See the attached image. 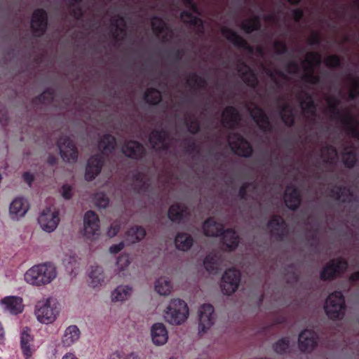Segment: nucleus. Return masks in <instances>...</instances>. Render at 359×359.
Instances as JSON below:
<instances>
[{
	"mask_svg": "<svg viewBox=\"0 0 359 359\" xmlns=\"http://www.w3.org/2000/svg\"><path fill=\"white\" fill-rule=\"evenodd\" d=\"M48 27V14L43 8L36 9L32 14L31 28L36 36H43Z\"/></svg>",
	"mask_w": 359,
	"mask_h": 359,
	"instance_id": "obj_11",
	"label": "nucleus"
},
{
	"mask_svg": "<svg viewBox=\"0 0 359 359\" xmlns=\"http://www.w3.org/2000/svg\"><path fill=\"white\" fill-rule=\"evenodd\" d=\"M144 99L151 104H156L161 100V93L156 88H148L145 92Z\"/></svg>",
	"mask_w": 359,
	"mask_h": 359,
	"instance_id": "obj_50",
	"label": "nucleus"
},
{
	"mask_svg": "<svg viewBox=\"0 0 359 359\" xmlns=\"http://www.w3.org/2000/svg\"><path fill=\"white\" fill-rule=\"evenodd\" d=\"M120 230V224L117 222H113L107 231V235L109 237L115 236Z\"/></svg>",
	"mask_w": 359,
	"mask_h": 359,
	"instance_id": "obj_61",
	"label": "nucleus"
},
{
	"mask_svg": "<svg viewBox=\"0 0 359 359\" xmlns=\"http://www.w3.org/2000/svg\"><path fill=\"white\" fill-rule=\"evenodd\" d=\"M84 235L91 238L100 233V219L98 216L91 210L86 212L83 217Z\"/></svg>",
	"mask_w": 359,
	"mask_h": 359,
	"instance_id": "obj_17",
	"label": "nucleus"
},
{
	"mask_svg": "<svg viewBox=\"0 0 359 359\" xmlns=\"http://www.w3.org/2000/svg\"><path fill=\"white\" fill-rule=\"evenodd\" d=\"M130 263L129 256L128 255H121L116 261V264L120 271H123Z\"/></svg>",
	"mask_w": 359,
	"mask_h": 359,
	"instance_id": "obj_58",
	"label": "nucleus"
},
{
	"mask_svg": "<svg viewBox=\"0 0 359 359\" xmlns=\"http://www.w3.org/2000/svg\"><path fill=\"white\" fill-rule=\"evenodd\" d=\"M88 276L89 285L93 288L100 287L106 281V276L100 266H91Z\"/></svg>",
	"mask_w": 359,
	"mask_h": 359,
	"instance_id": "obj_26",
	"label": "nucleus"
},
{
	"mask_svg": "<svg viewBox=\"0 0 359 359\" xmlns=\"http://www.w3.org/2000/svg\"><path fill=\"white\" fill-rule=\"evenodd\" d=\"M185 85L183 89H179L182 95L185 92L189 91L192 94L196 93L201 89L205 90L208 87V82L203 76L196 74H190L184 78Z\"/></svg>",
	"mask_w": 359,
	"mask_h": 359,
	"instance_id": "obj_14",
	"label": "nucleus"
},
{
	"mask_svg": "<svg viewBox=\"0 0 359 359\" xmlns=\"http://www.w3.org/2000/svg\"><path fill=\"white\" fill-rule=\"evenodd\" d=\"M29 332L30 329L28 327H25L23 328L20 336L21 348L26 357V359H29L32 355L29 343L32 340V338Z\"/></svg>",
	"mask_w": 359,
	"mask_h": 359,
	"instance_id": "obj_45",
	"label": "nucleus"
},
{
	"mask_svg": "<svg viewBox=\"0 0 359 359\" xmlns=\"http://www.w3.org/2000/svg\"><path fill=\"white\" fill-rule=\"evenodd\" d=\"M57 277V269L52 262L36 264L24 275L26 283L34 286H43L50 283Z\"/></svg>",
	"mask_w": 359,
	"mask_h": 359,
	"instance_id": "obj_3",
	"label": "nucleus"
},
{
	"mask_svg": "<svg viewBox=\"0 0 359 359\" xmlns=\"http://www.w3.org/2000/svg\"><path fill=\"white\" fill-rule=\"evenodd\" d=\"M61 194L65 199L71 198L72 196V189L70 186L65 184L61 188Z\"/></svg>",
	"mask_w": 359,
	"mask_h": 359,
	"instance_id": "obj_64",
	"label": "nucleus"
},
{
	"mask_svg": "<svg viewBox=\"0 0 359 359\" xmlns=\"http://www.w3.org/2000/svg\"><path fill=\"white\" fill-rule=\"evenodd\" d=\"M187 214V207L181 203H175L170 206L168 210V217L173 222H180Z\"/></svg>",
	"mask_w": 359,
	"mask_h": 359,
	"instance_id": "obj_39",
	"label": "nucleus"
},
{
	"mask_svg": "<svg viewBox=\"0 0 359 359\" xmlns=\"http://www.w3.org/2000/svg\"><path fill=\"white\" fill-rule=\"evenodd\" d=\"M80 337L79 328L76 325H72L65 330L61 338V343L65 347H70L79 340Z\"/></svg>",
	"mask_w": 359,
	"mask_h": 359,
	"instance_id": "obj_27",
	"label": "nucleus"
},
{
	"mask_svg": "<svg viewBox=\"0 0 359 359\" xmlns=\"http://www.w3.org/2000/svg\"><path fill=\"white\" fill-rule=\"evenodd\" d=\"M167 52L169 57L177 61L180 60L185 54L184 49L179 47L169 48Z\"/></svg>",
	"mask_w": 359,
	"mask_h": 359,
	"instance_id": "obj_53",
	"label": "nucleus"
},
{
	"mask_svg": "<svg viewBox=\"0 0 359 359\" xmlns=\"http://www.w3.org/2000/svg\"><path fill=\"white\" fill-rule=\"evenodd\" d=\"M131 287L125 285L117 286L111 293V299L113 302H122L127 300L132 294Z\"/></svg>",
	"mask_w": 359,
	"mask_h": 359,
	"instance_id": "obj_33",
	"label": "nucleus"
},
{
	"mask_svg": "<svg viewBox=\"0 0 359 359\" xmlns=\"http://www.w3.org/2000/svg\"><path fill=\"white\" fill-rule=\"evenodd\" d=\"M116 144L114 137L111 135H105L101 138L98 148L102 154L94 155L88 160L85 175L87 180H93L100 173L103 165L104 156L111 154Z\"/></svg>",
	"mask_w": 359,
	"mask_h": 359,
	"instance_id": "obj_2",
	"label": "nucleus"
},
{
	"mask_svg": "<svg viewBox=\"0 0 359 359\" xmlns=\"http://www.w3.org/2000/svg\"><path fill=\"white\" fill-rule=\"evenodd\" d=\"M60 313V304L55 298L47 297L39 300L34 309L38 321L43 324L53 323Z\"/></svg>",
	"mask_w": 359,
	"mask_h": 359,
	"instance_id": "obj_5",
	"label": "nucleus"
},
{
	"mask_svg": "<svg viewBox=\"0 0 359 359\" xmlns=\"http://www.w3.org/2000/svg\"><path fill=\"white\" fill-rule=\"evenodd\" d=\"M290 347V339L288 337H283L278 340L273 346L274 351L279 354L286 353Z\"/></svg>",
	"mask_w": 359,
	"mask_h": 359,
	"instance_id": "obj_52",
	"label": "nucleus"
},
{
	"mask_svg": "<svg viewBox=\"0 0 359 359\" xmlns=\"http://www.w3.org/2000/svg\"><path fill=\"white\" fill-rule=\"evenodd\" d=\"M325 310L332 319L343 317L345 311V302L342 293L336 291L330 294L325 302Z\"/></svg>",
	"mask_w": 359,
	"mask_h": 359,
	"instance_id": "obj_7",
	"label": "nucleus"
},
{
	"mask_svg": "<svg viewBox=\"0 0 359 359\" xmlns=\"http://www.w3.org/2000/svg\"><path fill=\"white\" fill-rule=\"evenodd\" d=\"M249 110L250 116L264 133H268L272 131L273 127L269 116L262 108L255 105Z\"/></svg>",
	"mask_w": 359,
	"mask_h": 359,
	"instance_id": "obj_20",
	"label": "nucleus"
},
{
	"mask_svg": "<svg viewBox=\"0 0 359 359\" xmlns=\"http://www.w3.org/2000/svg\"><path fill=\"white\" fill-rule=\"evenodd\" d=\"M273 48L278 55H284L288 53V47L284 41L276 40L273 44Z\"/></svg>",
	"mask_w": 359,
	"mask_h": 359,
	"instance_id": "obj_55",
	"label": "nucleus"
},
{
	"mask_svg": "<svg viewBox=\"0 0 359 359\" xmlns=\"http://www.w3.org/2000/svg\"><path fill=\"white\" fill-rule=\"evenodd\" d=\"M1 304L5 311L13 315L19 314L22 313L24 309L22 299L19 297H6L1 299Z\"/></svg>",
	"mask_w": 359,
	"mask_h": 359,
	"instance_id": "obj_25",
	"label": "nucleus"
},
{
	"mask_svg": "<svg viewBox=\"0 0 359 359\" xmlns=\"http://www.w3.org/2000/svg\"><path fill=\"white\" fill-rule=\"evenodd\" d=\"M342 122L346 126L348 133L354 138L359 140V122L350 113L342 117Z\"/></svg>",
	"mask_w": 359,
	"mask_h": 359,
	"instance_id": "obj_40",
	"label": "nucleus"
},
{
	"mask_svg": "<svg viewBox=\"0 0 359 359\" xmlns=\"http://www.w3.org/2000/svg\"><path fill=\"white\" fill-rule=\"evenodd\" d=\"M278 109L283 122L287 126H292L294 122V116L291 104L287 101H283L279 104Z\"/></svg>",
	"mask_w": 359,
	"mask_h": 359,
	"instance_id": "obj_32",
	"label": "nucleus"
},
{
	"mask_svg": "<svg viewBox=\"0 0 359 359\" xmlns=\"http://www.w3.org/2000/svg\"><path fill=\"white\" fill-rule=\"evenodd\" d=\"M342 160L348 168L354 166L356 162V147L351 144L344 148L342 153Z\"/></svg>",
	"mask_w": 359,
	"mask_h": 359,
	"instance_id": "obj_44",
	"label": "nucleus"
},
{
	"mask_svg": "<svg viewBox=\"0 0 359 359\" xmlns=\"http://www.w3.org/2000/svg\"><path fill=\"white\" fill-rule=\"evenodd\" d=\"M321 60L320 54L316 51H308L305 54L304 61L307 63L306 66L301 67H320L319 66ZM285 67H300L295 63H290Z\"/></svg>",
	"mask_w": 359,
	"mask_h": 359,
	"instance_id": "obj_38",
	"label": "nucleus"
},
{
	"mask_svg": "<svg viewBox=\"0 0 359 359\" xmlns=\"http://www.w3.org/2000/svg\"><path fill=\"white\" fill-rule=\"evenodd\" d=\"M221 32L226 40L234 47L246 50L250 53L253 52V48L249 43L243 37L238 34V33L234 30L224 27L222 29Z\"/></svg>",
	"mask_w": 359,
	"mask_h": 359,
	"instance_id": "obj_15",
	"label": "nucleus"
},
{
	"mask_svg": "<svg viewBox=\"0 0 359 359\" xmlns=\"http://www.w3.org/2000/svg\"><path fill=\"white\" fill-rule=\"evenodd\" d=\"M359 95V81H355L353 86L349 91V97L351 100H355Z\"/></svg>",
	"mask_w": 359,
	"mask_h": 359,
	"instance_id": "obj_62",
	"label": "nucleus"
},
{
	"mask_svg": "<svg viewBox=\"0 0 359 359\" xmlns=\"http://www.w3.org/2000/svg\"><path fill=\"white\" fill-rule=\"evenodd\" d=\"M268 228L271 231V236L276 240H282L287 233L286 223L280 216H273L269 222Z\"/></svg>",
	"mask_w": 359,
	"mask_h": 359,
	"instance_id": "obj_23",
	"label": "nucleus"
},
{
	"mask_svg": "<svg viewBox=\"0 0 359 359\" xmlns=\"http://www.w3.org/2000/svg\"><path fill=\"white\" fill-rule=\"evenodd\" d=\"M133 46H135L133 49V53L135 55L142 60H149L153 57V56L156 54V51H153L149 49L143 43L142 39L136 41H134L133 42Z\"/></svg>",
	"mask_w": 359,
	"mask_h": 359,
	"instance_id": "obj_37",
	"label": "nucleus"
},
{
	"mask_svg": "<svg viewBox=\"0 0 359 359\" xmlns=\"http://www.w3.org/2000/svg\"><path fill=\"white\" fill-rule=\"evenodd\" d=\"M59 222V212L52 208L43 210L38 217V222L41 228L48 233L54 231Z\"/></svg>",
	"mask_w": 359,
	"mask_h": 359,
	"instance_id": "obj_9",
	"label": "nucleus"
},
{
	"mask_svg": "<svg viewBox=\"0 0 359 359\" xmlns=\"http://www.w3.org/2000/svg\"><path fill=\"white\" fill-rule=\"evenodd\" d=\"M151 25L154 32L157 36H162V42L170 43L174 38L172 30L165 25L160 17L154 16L151 18Z\"/></svg>",
	"mask_w": 359,
	"mask_h": 359,
	"instance_id": "obj_19",
	"label": "nucleus"
},
{
	"mask_svg": "<svg viewBox=\"0 0 359 359\" xmlns=\"http://www.w3.org/2000/svg\"><path fill=\"white\" fill-rule=\"evenodd\" d=\"M111 26L114 28L111 33L113 38L117 41H123L126 36L125 18L123 15H117L116 19L111 22Z\"/></svg>",
	"mask_w": 359,
	"mask_h": 359,
	"instance_id": "obj_31",
	"label": "nucleus"
},
{
	"mask_svg": "<svg viewBox=\"0 0 359 359\" xmlns=\"http://www.w3.org/2000/svg\"><path fill=\"white\" fill-rule=\"evenodd\" d=\"M238 74H242L243 81L248 86L255 88L259 83V79L255 72L257 69H237Z\"/></svg>",
	"mask_w": 359,
	"mask_h": 359,
	"instance_id": "obj_41",
	"label": "nucleus"
},
{
	"mask_svg": "<svg viewBox=\"0 0 359 359\" xmlns=\"http://www.w3.org/2000/svg\"><path fill=\"white\" fill-rule=\"evenodd\" d=\"M145 235L146 231L144 228L135 226L127 231L126 240L130 243H134L143 239Z\"/></svg>",
	"mask_w": 359,
	"mask_h": 359,
	"instance_id": "obj_46",
	"label": "nucleus"
},
{
	"mask_svg": "<svg viewBox=\"0 0 359 359\" xmlns=\"http://www.w3.org/2000/svg\"><path fill=\"white\" fill-rule=\"evenodd\" d=\"M183 116L189 131L193 134L197 133L200 130V123L197 115L195 113L186 111Z\"/></svg>",
	"mask_w": 359,
	"mask_h": 359,
	"instance_id": "obj_42",
	"label": "nucleus"
},
{
	"mask_svg": "<svg viewBox=\"0 0 359 359\" xmlns=\"http://www.w3.org/2000/svg\"><path fill=\"white\" fill-rule=\"evenodd\" d=\"M94 199L96 205L100 208H105L109 204V198L103 193H97Z\"/></svg>",
	"mask_w": 359,
	"mask_h": 359,
	"instance_id": "obj_56",
	"label": "nucleus"
},
{
	"mask_svg": "<svg viewBox=\"0 0 359 359\" xmlns=\"http://www.w3.org/2000/svg\"><path fill=\"white\" fill-rule=\"evenodd\" d=\"M203 264L207 271L216 274L221 270V258L217 254H210L205 258Z\"/></svg>",
	"mask_w": 359,
	"mask_h": 359,
	"instance_id": "obj_34",
	"label": "nucleus"
},
{
	"mask_svg": "<svg viewBox=\"0 0 359 359\" xmlns=\"http://www.w3.org/2000/svg\"><path fill=\"white\" fill-rule=\"evenodd\" d=\"M297 99L299 102L300 107L305 114L311 116H316V106L313 100L311 95L302 88L300 92L297 95Z\"/></svg>",
	"mask_w": 359,
	"mask_h": 359,
	"instance_id": "obj_24",
	"label": "nucleus"
},
{
	"mask_svg": "<svg viewBox=\"0 0 359 359\" xmlns=\"http://www.w3.org/2000/svg\"><path fill=\"white\" fill-rule=\"evenodd\" d=\"M223 224L216 222L214 218L208 219L203 225L204 233L208 236H222L223 244L225 245L226 249L232 250L235 249L239 242L238 236L236 231L231 229L226 231L223 230Z\"/></svg>",
	"mask_w": 359,
	"mask_h": 359,
	"instance_id": "obj_4",
	"label": "nucleus"
},
{
	"mask_svg": "<svg viewBox=\"0 0 359 359\" xmlns=\"http://www.w3.org/2000/svg\"><path fill=\"white\" fill-rule=\"evenodd\" d=\"M199 332H205L215 323L214 308L211 304L202 305L198 311Z\"/></svg>",
	"mask_w": 359,
	"mask_h": 359,
	"instance_id": "obj_18",
	"label": "nucleus"
},
{
	"mask_svg": "<svg viewBox=\"0 0 359 359\" xmlns=\"http://www.w3.org/2000/svg\"><path fill=\"white\" fill-rule=\"evenodd\" d=\"M285 203L291 210L297 209L301 203L300 194L294 186L287 187L284 195Z\"/></svg>",
	"mask_w": 359,
	"mask_h": 359,
	"instance_id": "obj_30",
	"label": "nucleus"
},
{
	"mask_svg": "<svg viewBox=\"0 0 359 359\" xmlns=\"http://www.w3.org/2000/svg\"><path fill=\"white\" fill-rule=\"evenodd\" d=\"M251 189H255V183H245L243 184L240 189H239V196L242 199H247L248 196H250L251 194H248V191Z\"/></svg>",
	"mask_w": 359,
	"mask_h": 359,
	"instance_id": "obj_57",
	"label": "nucleus"
},
{
	"mask_svg": "<svg viewBox=\"0 0 359 359\" xmlns=\"http://www.w3.org/2000/svg\"><path fill=\"white\" fill-rule=\"evenodd\" d=\"M203 20L200 18L193 15V17L188 20H184V23L188 24L191 26L197 27L199 25L202 27V22Z\"/></svg>",
	"mask_w": 359,
	"mask_h": 359,
	"instance_id": "obj_63",
	"label": "nucleus"
},
{
	"mask_svg": "<svg viewBox=\"0 0 359 359\" xmlns=\"http://www.w3.org/2000/svg\"><path fill=\"white\" fill-rule=\"evenodd\" d=\"M347 266V262L341 258L332 259L323 268L320 278L323 280L332 278L343 273Z\"/></svg>",
	"mask_w": 359,
	"mask_h": 359,
	"instance_id": "obj_16",
	"label": "nucleus"
},
{
	"mask_svg": "<svg viewBox=\"0 0 359 359\" xmlns=\"http://www.w3.org/2000/svg\"><path fill=\"white\" fill-rule=\"evenodd\" d=\"M28 210L27 201L22 197H17L10 204L9 215L12 219L18 220L25 215Z\"/></svg>",
	"mask_w": 359,
	"mask_h": 359,
	"instance_id": "obj_22",
	"label": "nucleus"
},
{
	"mask_svg": "<svg viewBox=\"0 0 359 359\" xmlns=\"http://www.w3.org/2000/svg\"><path fill=\"white\" fill-rule=\"evenodd\" d=\"M305 72L303 74V79L308 83L317 85L319 82V77L314 75L313 70L314 69H303Z\"/></svg>",
	"mask_w": 359,
	"mask_h": 359,
	"instance_id": "obj_54",
	"label": "nucleus"
},
{
	"mask_svg": "<svg viewBox=\"0 0 359 359\" xmlns=\"http://www.w3.org/2000/svg\"><path fill=\"white\" fill-rule=\"evenodd\" d=\"M241 29L246 33L250 34L254 31L259 30L261 27V21L259 16L255 15L252 18L244 20L241 23Z\"/></svg>",
	"mask_w": 359,
	"mask_h": 359,
	"instance_id": "obj_48",
	"label": "nucleus"
},
{
	"mask_svg": "<svg viewBox=\"0 0 359 359\" xmlns=\"http://www.w3.org/2000/svg\"><path fill=\"white\" fill-rule=\"evenodd\" d=\"M152 341L157 346L165 344L168 339V332L163 323H156L151 329Z\"/></svg>",
	"mask_w": 359,
	"mask_h": 359,
	"instance_id": "obj_29",
	"label": "nucleus"
},
{
	"mask_svg": "<svg viewBox=\"0 0 359 359\" xmlns=\"http://www.w3.org/2000/svg\"><path fill=\"white\" fill-rule=\"evenodd\" d=\"M111 359H141L136 353H132L128 355L121 354L120 353H114L111 355Z\"/></svg>",
	"mask_w": 359,
	"mask_h": 359,
	"instance_id": "obj_60",
	"label": "nucleus"
},
{
	"mask_svg": "<svg viewBox=\"0 0 359 359\" xmlns=\"http://www.w3.org/2000/svg\"><path fill=\"white\" fill-rule=\"evenodd\" d=\"M39 104H51L53 107H60V105L57 103L56 96L54 90H45L39 97H36L33 100V105L34 107Z\"/></svg>",
	"mask_w": 359,
	"mask_h": 359,
	"instance_id": "obj_35",
	"label": "nucleus"
},
{
	"mask_svg": "<svg viewBox=\"0 0 359 359\" xmlns=\"http://www.w3.org/2000/svg\"><path fill=\"white\" fill-rule=\"evenodd\" d=\"M241 274L239 271L235 269L226 270L222 278L221 288L226 294L233 293L238 287Z\"/></svg>",
	"mask_w": 359,
	"mask_h": 359,
	"instance_id": "obj_12",
	"label": "nucleus"
},
{
	"mask_svg": "<svg viewBox=\"0 0 359 359\" xmlns=\"http://www.w3.org/2000/svg\"><path fill=\"white\" fill-rule=\"evenodd\" d=\"M149 141L152 148L156 151L168 152L172 144V138L167 129L154 130L149 137Z\"/></svg>",
	"mask_w": 359,
	"mask_h": 359,
	"instance_id": "obj_8",
	"label": "nucleus"
},
{
	"mask_svg": "<svg viewBox=\"0 0 359 359\" xmlns=\"http://www.w3.org/2000/svg\"><path fill=\"white\" fill-rule=\"evenodd\" d=\"M318 334L311 330H304L299 335V346L302 351L310 352L318 344Z\"/></svg>",
	"mask_w": 359,
	"mask_h": 359,
	"instance_id": "obj_21",
	"label": "nucleus"
},
{
	"mask_svg": "<svg viewBox=\"0 0 359 359\" xmlns=\"http://www.w3.org/2000/svg\"><path fill=\"white\" fill-rule=\"evenodd\" d=\"M175 243L179 250L187 251L192 246L193 238L187 233H178L175 237Z\"/></svg>",
	"mask_w": 359,
	"mask_h": 359,
	"instance_id": "obj_47",
	"label": "nucleus"
},
{
	"mask_svg": "<svg viewBox=\"0 0 359 359\" xmlns=\"http://www.w3.org/2000/svg\"><path fill=\"white\" fill-rule=\"evenodd\" d=\"M62 159L67 162H75L78 152L73 141L67 136H62L57 142Z\"/></svg>",
	"mask_w": 359,
	"mask_h": 359,
	"instance_id": "obj_10",
	"label": "nucleus"
},
{
	"mask_svg": "<svg viewBox=\"0 0 359 359\" xmlns=\"http://www.w3.org/2000/svg\"><path fill=\"white\" fill-rule=\"evenodd\" d=\"M155 290L161 295H168L172 290L170 280L165 277L158 278L155 283Z\"/></svg>",
	"mask_w": 359,
	"mask_h": 359,
	"instance_id": "obj_49",
	"label": "nucleus"
},
{
	"mask_svg": "<svg viewBox=\"0 0 359 359\" xmlns=\"http://www.w3.org/2000/svg\"><path fill=\"white\" fill-rule=\"evenodd\" d=\"M83 0H70L69 6L70 8V14L76 19L82 17L83 13L79 4Z\"/></svg>",
	"mask_w": 359,
	"mask_h": 359,
	"instance_id": "obj_51",
	"label": "nucleus"
},
{
	"mask_svg": "<svg viewBox=\"0 0 359 359\" xmlns=\"http://www.w3.org/2000/svg\"><path fill=\"white\" fill-rule=\"evenodd\" d=\"M267 76L266 86L273 91L282 89L289 79L284 72L279 71L281 69H262Z\"/></svg>",
	"mask_w": 359,
	"mask_h": 359,
	"instance_id": "obj_13",
	"label": "nucleus"
},
{
	"mask_svg": "<svg viewBox=\"0 0 359 359\" xmlns=\"http://www.w3.org/2000/svg\"><path fill=\"white\" fill-rule=\"evenodd\" d=\"M307 43L311 46H319L321 43V36L317 32H313L307 39Z\"/></svg>",
	"mask_w": 359,
	"mask_h": 359,
	"instance_id": "obj_59",
	"label": "nucleus"
},
{
	"mask_svg": "<svg viewBox=\"0 0 359 359\" xmlns=\"http://www.w3.org/2000/svg\"><path fill=\"white\" fill-rule=\"evenodd\" d=\"M123 153L132 158H142L145 154L144 147L137 141H128L122 147Z\"/></svg>",
	"mask_w": 359,
	"mask_h": 359,
	"instance_id": "obj_28",
	"label": "nucleus"
},
{
	"mask_svg": "<svg viewBox=\"0 0 359 359\" xmlns=\"http://www.w3.org/2000/svg\"><path fill=\"white\" fill-rule=\"evenodd\" d=\"M222 123L224 128L231 130L227 139L231 150L239 156H250L252 152L250 144L242 135L234 131L241 125V116L235 107L230 106L224 109Z\"/></svg>",
	"mask_w": 359,
	"mask_h": 359,
	"instance_id": "obj_1",
	"label": "nucleus"
},
{
	"mask_svg": "<svg viewBox=\"0 0 359 359\" xmlns=\"http://www.w3.org/2000/svg\"><path fill=\"white\" fill-rule=\"evenodd\" d=\"M331 196L336 200L342 202L351 201L353 198L351 189L341 186H336L331 191Z\"/></svg>",
	"mask_w": 359,
	"mask_h": 359,
	"instance_id": "obj_43",
	"label": "nucleus"
},
{
	"mask_svg": "<svg viewBox=\"0 0 359 359\" xmlns=\"http://www.w3.org/2000/svg\"><path fill=\"white\" fill-rule=\"evenodd\" d=\"M189 316L187 303L180 299L170 301L164 313L165 320L171 325H180Z\"/></svg>",
	"mask_w": 359,
	"mask_h": 359,
	"instance_id": "obj_6",
	"label": "nucleus"
},
{
	"mask_svg": "<svg viewBox=\"0 0 359 359\" xmlns=\"http://www.w3.org/2000/svg\"><path fill=\"white\" fill-rule=\"evenodd\" d=\"M320 158L325 164L332 165L338 160L337 151L332 145L327 144L321 149Z\"/></svg>",
	"mask_w": 359,
	"mask_h": 359,
	"instance_id": "obj_36",
	"label": "nucleus"
}]
</instances>
